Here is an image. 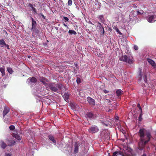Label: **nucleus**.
<instances>
[{"mask_svg": "<svg viewBox=\"0 0 156 156\" xmlns=\"http://www.w3.org/2000/svg\"><path fill=\"white\" fill-rule=\"evenodd\" d=\"M139 135L140 137V141L138 143V149L142 150L146 145L149 141L151 136L149 132H145L144 129H140L139 132Z\"/></svg>", "mask_w": 156, "mask_h": 156, "instance_id": "obj_1", "label": "nucleus"}, {"mask_svg": "<svg viewBox=\"0 0 156 156\" xmlns=\"http://www.w3.org/2000/svg\"><path fill=\"white\" fill-rule=\"evenodd\" d=\"M133 150L131 149H128V152L125 151H116L113 153V156H117L119 155H121L122 156H133L132 154Z\"/></svg>", "mask_w": 156, "mask_h": 156, "instance_id": "obj_2", "label": "nucleus"}, {"mask_svg": "<svg viewBox=\"0 0 156 156\" xmlns=\"http://www.w3.org/2000/svg\"><path fill=\"white\" fill-rule=\"evenodd\" d=\"M120 61L126 62L129 64H132L133 63V60L132 59L127 55L122 56L119 59Z\"/></svg>", "mask_w": 156, "mask_h": 156, "instance_id": "obj_3", "label": "nucleus"}, {"mask_svg": "<svg viewBox=\"0 0 156 156\" xmlns=\"http://www.w3.org/2000/svg\"><path fill=\"white\" fill-rule=\"evenodd\" d=\"M48 86L49 88L53 92H57L58 89L56 87H55V86L54 84L53 83H49L48 84Z\"/></svg>", "mask_w": 156, "mask_h": 156, "instance_id": "obj_4", "label": "nucleus"}, {"mask_svg": "<svg viewBox=\"0 0 156 156\" xmlns=\"http://www.w3.org/2000/svg\"><path fill=\"white\" fill-rule=\"evenodd\" d=\"M28 80H29L28 82L31 85H34L37 81V79L34 77H30L28 79Z\"/></svg>", "mask_w": 156, "mask_h": 156, "instance_id": "obj_5", "label": "nucleus"}, {"mask_svg": "<svg viewBox=\"0 0 156 156\" xmlns=\"http://www.w3.org/2000/svg\"><path fill=\"white\" fill-rule=\"evenodd\" d=\"M119 130L125 136L127 134L128 129L127 127H117Z\"/></svg>", "mask_w": 156, "mask_h": 156, "instance_id": "obj_6", "label": "nucleus"}, {"mask_svg": "<svg viewBox=\"0 0 156 156\" xmlns=\"http://www.w3.org/2000/svg\"><path fill=\"white\" fill-rule=\"evenodd\" d=\"M98 25L97 26V28L99 29L100 32H102L103 35H104L105 32L103 25L99 22H98Z\"/></svg>", "mask_w": 156, "mask_h": 156, "instance_id": "obj_7", "label": "nucleus"}, {"mask_svg": "<svg viewBox=\"0 0 156 156\" xmlns=\"http://www.w3.org/2000/svg\"><path fill=\"white\" fill-rule=\"evenodd\" d=\"M87 101L90 105H94L95 101L94 99L90 97H88L87 98Z\"/></svg>", "mask_w": 156, "mask_h": 156, "instance_id": "obj_8", "label": "nucleus"}, {"mask_svg": "<svg viewBox=\"0 0 156 156\" xmlns=\"http://www.w3.org/2000/svg\"><path fill=\"white\" fill-rule=\"evenodd\" d=\"M39 80L40 82H42L45 86L48 85V84L46 83V82H48V80L46 78L42 76L40 77Z\"/></svg>", "mask_w": 156, "mask_h": 156, "instance_id": "obj_9", "label": "nucleus"}, {"mask_svg": "<svg viewBox=\"0 0 156 156\" xmlns=\"http://www.w3.org/2000/svg\"><path fill=\"white\" fill-rule=\"evenodd\" d=\"M148 62L156 70V64L155 62L150 58L147 59Z\"/></svg>", "mask_w": 156, "mask_h": 156, "instance_id": "obj_10", "label": "nucleus"}, {"mask_svg": "<svg viewBox=\"0 0 156 156\" xmlns=\"http://www.w3.org/2000/svg\"><path fill=\"white\" fill-rule=\"evenodd\" d=\"M99 129L97 127H90L88 129V131L90 133H95L98 131Z\"/></svg>", "mask_w": 156, "mask_h": 156, "instance_id": "obj_11", "label": "nucleus"}, {"mask_svg": "<svg viewBox=\"0 0 156 156\" xmlns=\"http://www.w3.org/2000/svg\"><path fill=\"white\" fill-rule=\"evenodd\" d=\"M147 20L150 23L153 22L156 20V18L154 17V15H152L149 16Z\"/></svg>", "mask_w": 156, "mask_h": 156, "instance_id": "obj_12", "label": "nucleus"}, {"mask_svg": "<svg viewBox=\"0 0 156 156\" xmlns=\"http://www.w3.org/2000/svg\"><path fill=\"white\" fill-rule=\"evenodd\" d=\"M9 109L6 106H5L3 111V115L4 117L9 112Z\"/></svg>", "mask_w": 156, "mask_h": 156, "instance_id": "obj_13", "label": "nucleus"}, {"mask_svg": "<svg viewBox=\"0 0 156 156\" xmlns=\"http://www.w3.org/2000/svg\"><path fill=\"white\" fill-rule=\"evenodd\" d=\"M79 144H78L76 142H75L74 144V152L75 154L77 153L78 152L79 147L80 146Z\"/></svg>", "mask_w": 156, "mask_h": 156, "instance_id": "obj_14", "label": "nucleus"}, {"mask_svg": "<svg viewBox=\"0 0 156 156\" xmlns=\"http://www.w3.org/2000/svg\"><path fill=\"white\" fill-rule=\"evenodd\" d=\"M32 20V28L31 29H34L35 30V28L36 27V26L37 25L36 22L34 20L33 18L31 17Z\"/></svg>", "mask_w": 156, "mask_h": 156, "instance_id": "obj_15", "label": "nucleus"}, {"mask_svg": "<svg viewBox=\"0 0 156 156\" xmlns=\"http://www.w3.org/2000/svg\"><path fill=\"white\" fill-rule=\"evenodd\" d=\"M87 117L90 119H94L95 117L94 114L90 112H88L86 114Z\"/></svg>", "mask_w": 156, "mask_h": 156, "instance_id": "obj_16", "label": "nucleus"}, {"mask_svg": "<svg viewBox=\"0 0 156 156\" xmlns=\"http://www.w3.org/2000/svg\"><path fill=\"white\" fill-rule=\"evenodd\" d=\"M98 19L99 21L103 23L105 22V20L104 17V16L103 15H101L98 16Z\"/></svg>", "mask_w": 156, "mask_h": 156, "instance_id": "obj_17", "label": "nucleus"}, {"mask_svg": "<svg viewBox=\"0 0 156 156\" xmlns=\"http://www.w3.org/2000/svg\"><path fill=\"white\" fill-rule=\"evenodd\" d=\"M63 97L65 99V101L67 102L68 101V99L69 98V94L66 93H65L63 95Z\"/></svg>", "mask_w": 156, "mask_h": 156, "instance_id": "obj_18", "label": "nucleus"}, {"mask_svg": "<svg viewBox=\"0 0 156 156\" xmlns=\"http://www.w3.org/2000/svg\"><path fill=\"white\" fill-rule=\"evenodd\" d=\"M137 15V12L135 11H132L130 13V14L129 15V16L130 17L131 16L132 17H136Z\"/></svg>", "mask_w": 156, "mask_h": 156, "instance_id": "obj_19", "label": "nucleus"}, {"mask_svg": "<svg viewBox=\"0 0 156 156\" xmlns=\"http://www.w3.org/2000/svg\"><path fill=\"white\" fill-rule=\"evenodd\" d=\"M15 143L16 142L14 140H9L8 141V144L9 146H13L14 145Z\"/></svg>", "mask_w": 156, "mask_h": 156, "instance_id": "obj_20", "label": "nucleus"}, {"mask_svg": "<svg viewBox=\"0 0 156 156\" xmlns=\"http://www.w3.org/2000/svg\"><path fill=\"white\" fill-rule=\"evenodd\" d=\"M122 91L120 89L117 90L116 92L117 96L118 97H120L122 94Z\"/></svg>", "mask_w": 156, "mask_h": 156, "instance_id": "obj_21", "label": "nucleus"}, {"mask_svg": "<svg viewBox=\"0 0 156 156\" xmlns=\"http://www.w3.org/2000/svg\"><path fill=\"white\" fill-rule=\"evenodd\" d=\"M12 135L13 137L15 138L18 140H21V137L19 135L16 134H15V133H12Z\"/></svg>", "mask_w": 156, "mask_h": 156, "instance_id": "obj_22", "label": "nucleus"}, {"mask_svg": "<svg viewBox=\"0 0 156 156\" xmlns=\"http://www.w3.org/2000/svg\"><path fill=\"white\" fill-rule=\"evenodd\" d=\"M6 45V43L3 39L0 40V45L1 47H4Z\"/></svg>", "mask_w": 156, "mask_h": 156, "instance_id": "obj_23", "label": "nucleus"}, {"mask_svg": "<svg viewBox=\"0 0 156 156\" xmlns=\"http://www.w3.org/2000/svg\"><path fill=\"white\" fill-rule=\"evenodd\" d=\"M29 6L31 8L32 10L34 12L35 14H37L36 9L33 7L32 4L29 3Z\"/></svg>", "mask_w": 156, "mask_h": 156, "instance_id": "obj_24", "label": "nucleus"}, {"mask_svg": "<svg viewBox=\"0 0 156 156\" xmlns=\"http://www.w3.org/2000/svg\"><path fill=\"white\" fill-rule=\"evenodd\" d=\"M48 137L49 139L53 143H56V141L54 139V137L52 135L48 136Z\"/></svg>", "mask_w": 156, "mask_h": 156, "instance_id": "obj_25", "label": "nucleus"}, {"mask_svg": "<svg viewBox=\"0 0 156 156\" xmlns=\"http://www.w3.org/2000/svg\"><path fill=\"white\" fill-rule=\"evenodd\" d=\"M119 117L118 116H115V119L116 120L115 121L116 124V126H118V127H121L120 124L119 123V121L118 120Z\"/></svg>", "mask_w": 156, "mask_h": 156, "instance_id": "obj_26", "label": "nucleus"}, {"mask_svg": "<svg viewBox=\"0 0 156 156\" xmlns=\"http://www.w3.org/2000/svg\"><path fill=\"white\" fill-rule=\"evenodd\" d=\"M0 71L2 73V76H4L5 75V69L3 68L0 67Z\"/></svg>", "mask_w": 156, "mask_h": 156, "instance_id": "obj_27", "label": "nucleus"}, {"mask_svg": "<svg viewBox=\"0 0 156 156\" xmlns=\"http://www.w3.org/2000/svg\"><path fill=\"white\" fill-rule=\"evenodd\" d=\"M142 70L140 69L139 70V75L138 76L139 80H141L142 79Z\"/></svg>", "mask_w": 156, "mask_h": 156, "instance_id": "obj_28", "label": "nucleus"}, {"mask_svg": "<svg viewBox=\"0 0 156 156\" xmlns=\"http://www.w3.org/2000/svg\"><path fill=\"white\" fill-rule=\"evenodd\" d=\"M0 143L1 147L3 149H5L7 146L6 144L3 141H1Z\"/></svg>", "mask_w": 156, "mask_h": 156, "instance_id": "obj_29", "label": "nucleus"}, {"mask_svg": "<svg viewBox=\"0 0 156 156\" xmlns=\"http://www.w3.org/2000/svg\"><path fill=\"white\" fill-rule=\"evenodd\" d=\"M68 33L69 34L71 35L72 34L76 35V32L75 30H69Z\"/></svg>", "mask_w": 156, "mask_h": 156, "instance_id": "obj_30", "label": "nucleus"}, {"mask_svg": "<svg viewBox=\"0 0 156 156\" xmlns=\"http://www.w3.org/2000/svg\"><path fill=\"white\" fill-rule=\"evenodd\" d=\"M7 70L8 72L10 74H12L14 72L12 69L11 67H8Z\"/></svg>", "mask_w": 156, "mask_h": 156, "instance_id": "obj_31", "label": "nucleus"}, {"mask_svg": "<svg viewBox=\"0 0 156 156\" xmlns=\"http://www.w3.org/2000/svg\"><path fill=\"white\" fill-rule=\"evenodd\" d=\"M144 13V11L142 10H140V11L139 10L137 11V15H142Z\"/></svg>", "mask_w": 156, "mask_h": 156, "instance_id": "obj_32", "label": "nucleus"}, {"mask_svg": "<svg viewBox=\"0 0 156 156\" xmlns=\"http://www.w3.org/2000/svg\"><path fill=\"white\" fill-rule=\"evenodd\" d=\"M56 87L57 88H58L59 89H61L62 87V85L61 84H57Z\"/></svg>", "mask_w": 156, "mask_h": 156, "instance_id": "obj_33", "label": "nucleus"}, {"mask_svg": "<svg viewBox=\"0 0 156 156\" xmlns=\"http://www.w3.org/2000/svg\"><path fill=\"white\" fill-rule=\"evenodd\" d=\"M31 31H33L34 32H35V33H37L38 34L39 31V30H38L37 29L36 27L35 28V30L34 29H31Z\"/></svg>", "mask_w": 156, "mask_h": 156, "instance_id": "obj_34", "label": "nucleus"}, {"mask_svg": "<svg viewBox=\"0 0 156 156\" xmlns=\"http://www.w3.org/2000/svg\"><path fill=\"white\" fill-rule=\"evenodd\" d=\"M142 113H140L139 117L138 120L139 121H141L142 120Z\"/></svg>", "mask_w": 156, "mask_h": 156, "instance_id": "obj_35", "label": "nucleus"}, {"mask_svg": "<svg viewBox=\"0 0 156 156\" xmlns=\"http://www.w3.org/2000/svg\"><path fill=\"white\" fill-rule=\"evenodd\" d=\"M115 30L116 32H117L119 34H120V35H122V34L120 31L117 28H116Z\"/></svg>", "mask_w": 156, "mask_h": 156, "instance_id": "obj_36", "label": "nucleus"}, {"mask_svg": "<svg viewBox=\"0 0 156 156\" xmlns=\"http://www.w3.org/2000/svg\"><path fill=\"white\" fill-rule=\"evenodd\" d=\"M76 82L77 83H81V79L80 78L77 77L76 79Z\"/></svg>", "mask_w": 156, "mask_h": 156, "instance_id": "obj_37", "label": "nucleus"}, {"mask_svg": "<svg viewBox=\"0 0 156 156\" xmlns=\"http://www.w3.org/2000/svg\"><path fill=\"white\" fill-rule=\"evenodd\" d=\"M68 3V5L69 6H71L72 5V0H69Z\"/></svg>", "mask_w": 156, "mask_h": 156, "instance_id": "obj_38", "label": "nucleus"}, {"mask_svg": "<svg viewBox=\"0 0 156 156\" xmlns=\"http://www.w3.org/2000/svg\"><path fill=\"white\" fill-rule=\"evenodd\" d=\"M133 48H134V49L136 50H138V47L136 45H134V46L133 47Z\"/></svg>", "mask_w": 156, "mask_h": 156, "instance_id": "obj_39", "label": "nucleus"}, {"mask_svg": "<svg viewBox=\"0 0 156 156\" xmlns=\"http://www.w3.org/2000/svg\"><path fill=\"white\" fill-rule=\"evenodd\" d=\"M63 19L66 21H68L69 20V18L65 16L63 17Z\"/></svg>", "mask_w": 156, "mask_h": 156, "instance_id": "obj_40", "label": "nucleus"}, {"mask_svg": "<svg viewBox=\"0 0 156 156\" xmlns=\"http://www.w3.org/2000/svg\"><path fill=\"white\" fill-rule=\"evenodd\" d=\"M5 155V156H12L11 154L9 153H6Z\"/></svg>", "mask_w": 156, "mask_h": 156, "instance_id": "obj_41", "label": "nucleus"}, {"mask_svg": "<svg viewBox=\"0 0 156 156\" xmlns=\"http://www.w3.org/2000/svg\"><path fill=\"white\" fill-rule=\"evenodd\" d=\"M5 46H6L7 48L8 49H10L9 46L8 44H6V45H5Z\"/></svg>", "mask_w": 156, "mask_h": 156, "instance_id": "obj_42", "label": "nucleus"}, {"mask_svg": "<svg viewBox=\"0 0 156 156\" xmlns=\"http://www.w3.org/2000/svg\"><path fill=\"white\" fill-rule=\"evenodd\" d=\"M15 127H9L10 130H13L15 129Z\"/></svg>", "mask_w": 156, "mask_h": 156, "instance_id": "obj_43", "label": "nucleus"}, {"mask_svg": "<svg viewBox=\"0 0 156 156\" xmlns=\"http://www.w3.org/2000/svg\"><path fill=\"white\" fill-rule=\"evenodd\" d=\"M104 92L105 94L107 93L108 92V91L107 90H104Z\"/></svg>", "mask_w": 156, "mask_h": 156, "instance_id": "obj_44", "label": "nucleus"}, {"mask_svg": "<svg viewBox=\"0 0 156 156\" xmlns=\"http://www.w3.org/2000/svg\"><path fill=\"white\" fill-rule=\"evenodd\" d=\"M63 24L65 27H67L68 29V27L67 25L66 24L64 23H63Z\"/></svg>", "mask_w": 156, "mask_h": 156, "instance_id": "obj_45", "label": "nucleus"}, {"mask_svg": "<svg viewBox=\"0 0 156 156\" xmlns=\"http://www.w3.org/2000/svg\"><path fill=\"white\" fill-rule=\"evenodd\" d=\"M63 24L65 27H67L68 29V27L67 25L66 24L64 23H63Z\"/></svg>", "mask_w": 156, "mask_h": 156, "instance_id": "obj_46", "label": "nucleus"}, {"mask_svg": "<svg viewBox=\"0 0 156 156\" xmlns=\"http://www.w3.org/2000/svg\"><path fill=\"white\" fill-rule=\"evenodd\" d=\"M139 108V109H140L141 110L140 113H142V108H141V107H140Z\"/></svg>", "mask_w": 156, "mask_h": 156, "instance_id": "obj_47", "label": "nucleus"}, {"mask_svg": "<svg viewBox=\"0 0 156 156\" xmlns=\"http://www.w3.org/2000/svg\"><path fill=\"white\" fill-rule=\"evenodd\" d=\"M144 76H145V79H144V81L145 82H146V81L147 80V79H146V76L145 75Z\"/></svg>", "mask_w": 156, "mask_h": 156, "instance_id": "obj_48", "label": "nucleus"}, {"mask_svg": "<svg viewBox=\"0 0 156 156\" xmlns=\"http://www.w3.org/2000/svg\"><path fill=\"white\" fill-rule=\"evenodd\" d=\"M141 156H147V155L145 153H144Z\"/></svg>", "mask_w": 156, "mask_h": 156, "instance_id": "obj_49", "label": "nucleus"}, {"mask_svg": "<svg viewBox=\"0 0 156 156\" xmlns=\"http://www.w3.org/2000/svg\"><path fill=\"white\" fill-rule=\"evenodd\" d=\"M137 107L138 108H139L140 107V105L139 104H138L137 105Z\"/></svg>", "mask_w": 156, "mask_h": 156, "instance_id": "obj_50", "label": "nucleus"}, {"mask_svg": "<svg viewBox=\"0 0 156 156\" xmlns=\"http://www.w3.org/2000/svg\"><path fill=\"white\" fill-rule=\"evenodd\" d=\"M42 17V18L44 19H45V16H44L43 15H42V16H41Z\"/></svg>", "mask_w": 156, "mask_h": 156, "instance_id": "obj_51", "label": "nucleus"}, {"mask_svg": "<svg viewBox=\"0 0 156 156\" xmlns=\"http://www.w3.org/2000/svg\"><path fill=\"white\" fill-rule=\"evenodd\" d=\"M40 14L41 15V16H42V15H43L42 12H40Z\"/></svg>", "mask_w": 156, "mask_h": 156, "instance_id": "obj_52", "label": "nucleus"}, {"mask_svg": "<svg viewBox=\"0 0 156 156\" xmlns=\"http://www.w3.org/2000/svg\"><path fill=\"white\" fill-rule=\"evenodd\" d=\"M40 14L41 15V16H42V15H43L42 12H40Z\"/></svg>", "mask_w": 156, "mask_h": 156, "instance_id": "obj_53", "label": "nucleus"}, {"mask_svg": "<svg viewBox=\"0 0 156 156\" xmlns=\"http://www.w3.org/2000/svg\"><path fill=\"white\" fill-rule=\"evenodd\" d=\"M9 127H14V126L13 125H10Z\"/></svg>", "mask_w": 156, "mask_h": 156, "instance_id": "obj_54", "label": "nucleus"}, {"mask_svg": "<svg viewBox=\"0 0 156 156\" xmlns=\"http://www.w3.org/2000/svg\"><path fill=\"white\" fill-rule=\"evenodd\" d=\"M30 56H28V58H29Z\"/></svg>", "mask_w": 156, "mask_h": 156, "instance_id": "obj_55", "label": "nucleus"}, {"mask_svg": "<svg viewBox=\"0 0 156 156\" xmlns=\"http://www.w3.org/2000/svg\"><path fill=\"white\" fill-rule=\"evenodd\" d=\"M95 1L96 2H98V0H95Z\"/></svg>", "mask_w": 156, "mask_h": 156, "instance_id": "obj_56", "label": "nucleus"}, {"mask_svg": "<svg viewBox=\"0 0 156 156\" xmlns=\"http://www.w3.org/2000/svg\"><path fill=\"white\" fill-rule=\"evenodd\" d=\"M54 1H55V0H54Z\"/></svg>", "mask_w": 156, "mask_h": 156, "instance_id": "obj_57", "label": "nucleus"}]
</instances>
